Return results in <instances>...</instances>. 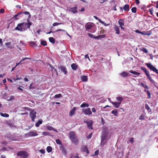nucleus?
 Returning <instances> with one entry per match:
<instances>
[{
	"instance_id": "obj_1",
	"label": "nucleus",
	"mask_w": 158,
	"mask_h": 158,
	"mask_svg": "<svg viewBox=\"0 0 158 158\" xmlns=\"http://www.w3.org/2000/svg\"><path fill=\"white\" fill-rule=\"evenodd\" d=\"M26 15L27 16V23H25V26H26L27 28L29 29L32 23L29 21V19L31 17V15L29 12L25 11L24 12H20L18 13L17 14L15 15L13 18H15V19L17 20L20 17H23L24 16Z\"/></svg>"
},
{
	"instance_id": "obj_2",
	"label": "nucleus",
	"mask_w": 158,
	"mask_h": 158,
	"mask_svg": "<svg viewBox=\"0 0 158 158\" xmlns=\"http://www.w3.org/2000/svg\"><path fill=\"white\" fill-rule=\"evenodd\" d=\"M69 139L72 142L75 144L77 145L79 143V140L77 137L76 136L75 132L72 131L69 133Z\"/></svg>"
},
{
	"instance_id": "obj_3",
	"label": "nucleus",
	"mask_w": 158,
	"mask_h": 158,
	"mask_svg": "<svg viewBox=\"0 0 158 158\" xmlns=\"http://www.w3.org/2000/svg\"><path fill=\"white\" fill-rule=\"evenodd\" d=\"M17 155L18 156H19V158H27L28 156V153L24 151L18 152Z\"/></svg>"
},
{
	"instance_id": "obj_4",
	"label": "nucleus",
	"mask_w": 158,
	"mask_h": 158,
	"mask_svg": "<svg viewBox=\"0 0 158 158\" xmlns=\"http://www.w3.org/2000/svg\"><path fill=\"white\" fill-rule=\"evenodd\" d=\"M145 64L150 70L158 74V70L154 67L150 63H146Z\"/></svg>"
},
{
	"instance_id": "obj_5",
	"label": "nucleus",
	"mask_w": 158,
	"mask_h": 158,
	"mask_svg": "<svg viewBox=\"0 0 158 158\" xmlns=\"http://www.w3.org/2000/svg\"><path fill=\"white\" fill-rule=\"evenodd\" d=\"M36 112L34 111H32L29 114V116L31 118V120L33 122H35V119L36 118Z\"/></svg>"
},
{
	"instance_id": "obj_6",
	"label": "nucleus",
	"mask_w": 158,
	"mask_h": 158,
	"mask_svg": "<svg viewBox=\"0 0 158 158\" xmlns=\"http://www.w3.org/2000/svg\"><path fill=\"white\" fill-rule=\"evenodd\" d=\"M85 27L86 29L87 30L94 29L95 27L94 24L92 23H87L86 24Z\"/></svg>"
},
{
	"instance_id": "obj_7",
	"label": "nucleus",
	"mask_w": 158,
	"mask_h": 158,
	"mask_svg": "<svg viewBox=\"0 0 158 158\" xmlns=\"http://www.w3.org/2000/svg\"><path fill=\"white\" fill-rule=\"evenodd\" d=\"M24 23H22L18 24L17 25V26L15 28V30L20 31H23V29L22 27L24 25Z\"/></svg>"
},
{
	"instance_id": "obj_8",
	"label": "nucleus",
	"mask_w": 158,
	"mask_h": 158,
	"mask_svg": "<svg viewBox=\"0 0 158 158\" xmlns=\"http://www.w3.org/2000/svg\"><path fill=\"white\" fill-rule=\"evenodd\" d=\"M107 135L108 133L107 132H103L101 137V143H102L105 140L107 139Z\"/></svg>"
},
{
	"instance_id": "obj_9",
	"label": "nucleus",
	"mask_w": 158,
	"mask_h": 158,
	"mask_svg": "<svg viewBox=\"0 0 158 158\" xmlns=\"http://www.w3.org/2000/svg\"><path fill=\"white\" fill-rule=\"evenodd\" d=\"M27 135L28 137L35 136H37L38 134L36 133V131H31L28 133L27 134Z\"/></svg>"
},
{
	"instance_id": "obj_10",
	"label": "nucleus",
	"mask_w": 158,
	"mask_h": 158,
	"mask_svg": "<svg viewBox=\"0 0 158 158\" xmlns=\"http://www.w3.org/2000/svg\"><path fill=\"white\" fill-rule=\"evenodd\" d=\"M83 113L86 115H90L92 114L90 109L88 108L83 111Z\"/></svg>"
},
{
	"instance_id": "obj_11",
	"label": "nucleus",
	"mask_w": 158,
	"mask_h": 158,
	"mask_svg": "<svg viewBox=\"0 0 158 158\" xmlns=\"http://www.w3.org/2000/svg\"><path fill=\"white\" fill-rule=\"evenodd\" d=\"M110 102L111 103H112L114 106L116 108H118L121 104V102H115L110 101Z\"/></svg>"
},
{
	"instance_id": "obj_12",
	"label": "nucleus",
	"mask_w": 158,
	"mask_h": 158,
	"mask_svg": "<svg viewBox=\"0 0 158 158\" xmlns=\"http://www.w3.org/2000/svg\"><path fill=\"white\" fill-rule=\"evenodd\" d=\"M114 29L116 31V34L118 35H119L120 34V31L119 30V27L115 25L114 27Z\"/></svg>"
},
{
	"instance_id": "obj_13",
	"label": "nucleus",
	"mask_w": 158,
	"mask_h": 158,
	"mask_svg": "<svg viewBox=\"0 0 158 158\" xmlns=\"http://www.w3.org/2000/svg\"><path fill=\"white\" fill-rule=\"evenodd\" d=\"M60 69L63 72L64 74H66L67 73V71L66 70V67L63 65L60 66Z\"/></svg>"
},
{
	"instance_id": "obj_14",
	"label": "nucleus",
	"mask_w": 158,
	"mask_h": 158,
	"mask_svg": "<svg viewBox=\"0 0 158 158\" xmlns=\"http://www.w3.org/2000/svg\"><path fill=\"white\" fill-rule=\"evenodd\" d=\"M60 149L61 150L62 152L64 155L67 154V151L66 149L64 148V146L62 145L60 147Z\"/></svg>"
},
{
	"instance_id": "obj_15",
	"label": "nucleus",
	"mask_w": 158,
	"mask_h": 158,
	"mask_svg": "<svg viewBox=\"0 0 158 158\" xmlns=\"http://www.w3.org/2000/svg\"><path fill=\"white\" fill-rule=\"evenodd\" d=\"M69 11L74 14H75L77 12V7H76L70 8H69Z\"/></svg>"
},
{
	"instance_id": "obj_16",
	"label": "nucleus",
	"mask_w": 158,
	"mask_h": 158,
	"mask_svg": "<svg viewBox=\"0 0 158 158\" xmlns=\"http://www.w3.org/2000/svg\"><path fill=\"white\" fill-rule=\"evenodd\" d=\"M76 110V108L74 107L70 111L69 114V116H72L75 114Z\"/></svg>"
},
{
	"instance_id": "obj_17",
	"label": "nucleus",
	"mask_w": 158,
	"mask_h": 158,
	"mask_svg": "<svg viewBox=\"0 0 158 158\" xmlns=\"http://www.w3.org/2000/svg\"><path fill=\"white\" fill-rule=\"evenodd\" d=\"M147 76L148 79L149 80V81L153 84H154L155 83V82L152 79V77L150 76L149 74V73L148 74H147L146 75Z\"/></svg>"
},
{
	"instance_id": "obj_18",
	"label": "nucleus",
	"mask_w": 158,
	"mask_h": 158,
	"mask_svg": "<svg viewBox=\"0 0 158 158\" xmlns=\"http://www.w3.org/2000/svg\"><path fill=\"white\" fill-rule=\"evenodd\" d=\"M82 151L83 152H86L87 154H89V152L86 146H85L83 147L82 149Z\"/></svg>"
},
{
	"instance_id": "obj_19",
	"label": "nucleus",
	"mask_w": 158,
	"mask_h": 158,
	"mask_svg": "<svg viewBox=\"0 0 158 158\" xmlns=\"http://www.w3.org/2000/svg\"><path fill=\"white\" fill-rule=\"evenodd\" d=\"M120 75L121 76L124 77H126L129 76L128 73L125 71L122 72L120 74Z\"/></svg>"
},
{
	"instance_id": "obj_20",
	"label": "nucleus",
	"mask_w": 158,
	"mask_h": 158,
	"mask_svg": "<svg viewBox=\"0 0 158 158\" xmlns=\"http://www.w3.org/2000/svg\"><path fill=\"white\" fill-rule=\"evenodd\" d=\"M123 8L125 11H128L129 10V5L126 4L123 6Z\"/></svg>"
},
{
	"instance_id": "obj_21",
	"label": "nucleus",
	"mask_w": 158,
	"mask_h": 158,
	"mask_svg": "<svg viewBox=\"0 0 158 158\" xmlns=\"http://www.w3.org/2000/svg\"><path fill=\"white\" fill-rule=\"evenodd\" d=\"M140 69L142 70L145 73L146 75H147V74H148L149 73V72L147 71V69L145 68L141 67Z\"/></svg>"
},
{
	"instance_id": "obj_22",
	"label": "nucleus",
	"mask_w": 158,
	"mask_h": 158,
	"mask_svg": "<svg viewBox=\"0 0 158 158\" xmlns=\"http://www.w3.org/2000/svg\"><path fill=\"white\" fill-rule=\"evenodd\" d=\"M81 79L82 81L86 82L87 81L88 77L86 76H83L81 77Z\"/></svg>"
},
{
	"instance_id": "obj_23",
	"label": "nucleus",
	"mask_w": 158,
	"mask_h": 158,
	"mask_svg": "<svg viewBox=\"0 0 158 158\" xmlns=\"http://www.w3.org/2000/svg\"><path fill=\"white\" fill-rule=\"evenodd\" d=\"M72 69L74 70H76L77 69V65L74 63L73 64L71 65Z\"/></svg>"
},
{
	"instance_id": "obj_24",
	"label": "nucleus",
	"mask_w": 158,
	"mask_h": 158,
	"mask_svg": "<svg viewBox=\"0 0 158 158\" xmlns=\"http://www.w3.org/2000/svg\"><path fill=\"white\" fill-rule=\"evenodd\" d=\"M89 106V105L88 104L86 103L85 102H84L83 103L81 106L80 107L81 108H83L85 107H88Z\"/></svg>"
},
{
	"instance_id": "obj_25",
	"label": "nucleus",
	"mask_w": 158,
	"mask_h": 158,
	"mask_svg": "<svg viewBox=\"0 0 158 158\" xmlns=\"http://www.w3.org/2000/svg\"><path fill=\"white\" fill-rule=\"evenodd\" d=\"M118 24L119 25V26H124V21L122 19H120L118 21Z\"/></svg>"
},
{
	"instance_id": "obj_26",
	"label": "nucleus",
	"mask_w": 158,
	"mask_h": 158,
	"mask_svg": "<svg viewBox=\"0 0 158 158\" xmlns=\"http://www.w3.org/2000/svg\"><path fill=\"white\" fill-rule=\"evenodd\" d=\"M111 113L113 114L115 116H118V112L117 110H115L111 111Z\"/></svg>"
},
{
	"instance_id": "obj_27",
	"label": "nucleus",
	"mask_w": 158,
	"mask_h": 158,
	"mask_svg": "<svg viewBox=\"0 0 158 158\" xmlns=\"http://www.w3.org/2000/svg\"><path fill=\"white\" fill-rule=\"evenodd\" d=\"M0 115L3 117H9V115L6 113H3L2 112L0 113Z\"/></svg>"
},
{
	"instance_id": "obj_28",
	"label": "nucleus",
	"mask_w": 158,
	"mask_h": 158,
	"mask_svg": "<svg viewBox=\"0 0 158 158\" xmlns=\"http://www.w3.org/2000/svg\"><path fill=\"white\" fill-rule=\"evenodd\" d=\"M46 127L47 128V129L49 131L55 130L54 129L52 126H51L49 125L46 126Z\"/></svg>"
},
{
	"instance_id": "obj_29",
	"label": "nucleus",
	"mask_w": 158,
	"mask_h": 158,
	"mask_svg": "<svg viewBox=\"0 0 158 158\" xmlns=\"http://www.w3.org/2000/svg\"><path fill=\"white\" fill-rule=\"evenodd\" d=\"M42 123V120H39V121L38 122H36V123H35V126L37 127H38Z\"/></svg>"
},
{
	"instance_id": "obj_30",
	"label": "nucleus",
	"mask_w": 158,
	"mask_h": 158,
	"mask_svg": "<svg viewBox=\"0 0 158 158\" xmlns=\"http://www.w3.org/2000/svg\"><path fill=\"white\" fill-rule=\"evenodd\" d=\"M145 106L146 109L148 111H149V110H150V111H148L149 112L151 111V110H150V107L147 104H145Z\"/></svg>"
},
{
	"instance_id": "obj_31",
	"label": "nucleus",
	"mask_w": 158,
	"mask_h": 158,
	"mask_svg": "<svg viewBox=\"0 0 158 158\" xmlns=\"http://www.w3.org/2000/svg\"><path fill=\"white\" fill-rule=\"evenodd\" d=\"M47 151L48 153L51 152L52 151V147L48 146L47 148Z\"/></svg>"
},
{
	"instance_id": "obj_32",
	"label": "nucleus",
	"mask_w": 158,
	"mask_h": 158,
	"mask_svg": "<svg viewBox=\"0 0 158 158\" xmlns=\"http://www.w3.org/2000/svg\"><path fill=\"white\" fill-rule=\"evenodd\" d=\"M49 41L51 43L54 44L55 42V39L53 37H51L49 38Z\"/></svg>"
},
{
	"instance_id": "obj_33",
	"label": "nucleus",
	"mask_w": 158,
	"mask_h": 158,
	"mask_svg": "<svg viewBox=\"0 0 158 158\" xmlns=\"http://www.w3.org/2000/svg\"><path fill=\"white\" fill-rule=\"evenodd\" d=\"M129 72L132 74H133L136 75H139L140 74V73H138L136 71H134L132 70L130 71Z\"/></svg>"
},
{
	"instance_id": "obj_34",
	"label": "nucleus",
	"mask_w": 158,
	"mask_h": 158,
	"mask_svg": "<svg viewBox=\"0 0 158 158\" xmlns=\"http://www.w3.org/2000/svg\"><path fill=\"white\" fill-rule=\"evenodd\" d=\"M116 99L118 101L121 102L123 100V98L122 97H117Z\"/></svg>"
},
{
	"instance_id": "obj_35",
	"label": "nucleus",
	"mask_w": 158,
	"mask_h": 158,
	"mask_svg": "<svg viewBox=\"0 0 158 158\" xmlns=\"http://www.w3.org/2000/svg\"><path fill=\"white\" fill-rule=\"evenodd\" d=\"M41 44L44 46H46L47 45V42L46 41L42 40L41 42Z\"/></svg>"
},
{
	"instance_id": "obj_36",
	"label": "nucleus",
	"mask_w": 158,
	"mask_h": 158,
	"mask_svg": "<svg viewBox=\"0 0 158 158\" xmlns=\"http://www.w3.org/2000/svg\"><path fill=\"white\" fill-rule=\"evenodd\" d=\"M62 97V95L61 94H56L54 96V98H60L61 97Z\"/></svg>"
},
{
	"instance_id": "obj_37",
	"label": "nucleus",
	"mask_w": 158,
	"mask_h": 158,
	"mask_svg": "<svg viewBox=\"0 0 158 158\" xmlns=\"http://www.w3.org/2000/svg\"><path fill=\"white\" fill-rule=\"evenodd\" d=\"M131 10L132 12L135 13L137 11V8L135 7H133L131 8Z\"/></svg>"
},
{
	"instance_id": "obj_38",
	"label": "nucleus",
	"mask_w": 158,
	"mask_h": 158,
	"mask_svg": "<svg viewBox=\"0 0 158 158\" xmlns=\"http://www.w3.org/2000/svg\"><path fill=\"white\" fill-rule=\"evenodd\" d=\"M63 24L62 23H59L57 22H55L54 23L52 24V26L53 27L56 26H57L58 25H60V24Z\"/></svg>"
},
{
	"instance_id": "obj_39",
	"label": "nucleus",
	"mask_w": 158,
	"mask_h": 158,
	"mask_svg": "<svg viewBox=\"0 0 158 158\" xmlns=\"http://www.w3.org/2000/svg\"><path fill=\"white\" fill-rule=\"evenodd\" d=\"M86 123L87 124V126H89V125H92L93 123V121L92 120H90L88 122H86Z\"/></svg>"
},
{
	"instance_id": "obj_40",
	"label": "nucleus",
	"mask_w": 158,
	"mask_h": 158,
	"mask_svg": "<svg viewBox=\"0 0 158 158\" xmlns=\"http://www.w3.org/2000/svg\"><path fill=\"white\" fill-rule=\"evenodd\" d=\"M56 142L57 144H61H61V142L60 139H56Z\"/></svg>"
},
{
	"instance_id": "obj_41",
	"label": "nucleus",
	"mask_w": 158,
	"mask_h": 158,
	"mask_svg": "<svg viewBox=\"0 0 158 158\" xmlns=\"http://www.w3.org/2000/svg\"><path fill=\"white\" fill-rule=\"evenodd\" d=\"M144 91L145 92H147V93L148 94V98H150L151 97V93L150 92L148 91V90H147V91H146V90H144Z\"/></svg>"
},
{
	"instance_id": "obj_42",
	"label": "nucleus",
	"mask_w": 158,
	"mask_h": 158,
	"mask_svg": "<svg viewBox=\"0 0 158 158\" xmlns=\"http://www.w3.org/2000/svg\"><path fill=\"white\" fill-rule=\"evenodd\" d=\"M5 45L7 46L8 48H11V43L10 42H7L5 43Z\"/></svg>"
},
{
	"instance_id": "obj_43",
	"label": "nucleus",
	"mask_w": 158,
	"mask_h": 158,
	"mask_svg": "<svg viewBox=\"0 0 158 158\" xmlns=\"http://www.w3.org/2000/svg\"><path fill=\"white\" fill-rule=\"evenodd\" d=\"M140 84L144 88L148 89V87L147 85H144L142 83H141Z\"/></svg>"
},
{
	"instance_id": "obj_44",
	"label": "nucleus",
	"mask_w": 158,
	"mask_h": 158,
	"mask_svg": "<svg viewBox=\"0 0 158 158\" xmlns=\"http://www.w3.org/2000/svg\"><path fill=\"white\" fill-rule=\"evenodd\" d=\"M42 134L44 135H49V133L44 131L42 133Z\"/></svg>"
},
{
	"instance_id": "obj_45",
	"label": "nucleus",
	"mask_w": 158,
	"mask_h": 158,
	"mask_svg": "<svg viewBox=\"0 0 158 158\" xmlns=\"http://www.w3.org/2000/svg\"><path fill=\"white\" fill-rule=\"evenodd\" d=\"M153 11V8H150L149 9V11L150 13V14L151 15H153V12L152 11Z\"/></svg>"
},
{
	"instance_id": "obj_46",
	"label": "nucleus",
	"mask_w": 158,
	"mask_h": 158,
	"mask_svg": "<svg viewBox=\"0 0 158 158\" xmlns=\"http://www.w3.org/2000/svg\"><path fill=\"white\" fill-rule=\"evenodd\" d=\"M101 23L104 25L105 26H109L110 24H106L104 22L102 21V20L100 22Z\"/></svg>"
},
{
	"instance_id": "obj_47",
	"label": "nucleus",
	"mask_w": 158,
	"mask_h": 158,
	"mask_svg": "<svg viewBox=\"0 0 158 158\" xmlns=\"http://www.w3.org/2000/svg\"><path fill=\"white\" fill-rule=\"evenodd\" d=\"M142 51L143 52H144L146 53H147L148 52L147 49L146 48H143V49H142Z\"/></svg>"
},
{
	"instance_id": "obj_48",
	"label": "nucleus",
	"mask_w": 158,
	"mask_h": 158,
	"mask_svg": "<svg viewBox=\"0 0 158 158\" xmlns=\"http://www.w3.org/2000/svg\"><path fill=\"white\" fill-rule=\"evenodd\" d=\"M30 45L31 46H36V44L35 43V42L34 41H32L31 42H30Z\"/></svg>"
},
{
	"instance_id": "obj_49",
	"label": "nucleus",
	"mask_w": 158,
	"mask_h": 158,
	"mask_svg": "<svg viewBox=\"0 0 158 158\" xmlns=\"http://www.w3.org/2000/svg\"><path fill=\"white\" fill-rule=\"evenodd\" d=\"M88 35L90 37L94 39L95 36L93 34L88 33Z\"/></svg>"
},
{
	"instance_id": "obj_50",
	"label": "nucleus",
	"mask_w": 158,
	"mask_h": 158,
	"mask_svg": "<svg viewBox=\"0 0 158 158\" xmlns=\"http://www.w3.org/2000/svg\"><path fill=\"white\" fill-rule=\"evenodd\" d=\"M94 17L96 20H97L100 23V22H101V21H102V20L100 19L98 17H97L95 16H94Z\"/></svg>"
},
{
	"instance_id": "obj_51",
	"label": "nucleus",
	"mask_w": 158,
	"mask_h": 158,
	"mask_svg": "<svg viewBox=\"0 0 158 158\" xmlns=\"http://www.w3.org/2000/svg\"><path fill=\"white\" fill-rule=\"evenodd\" d=\"M31 58H28V57H25V58H23V59H22L21 60H20V61L21 62H22L23 60H26V59H30Z\"/></svg>"
},
{
	"instance_id": "obj_52",
	"label": "nucleus",
	"mask_w": 158,
	"mask_h": 158,
	"mask_svg": "<svg viewBox=\"0 0 158 158\" xmlns=\"http://www.w3.org/2000/svg\"><path fill=\"white\" fill-rule=\"evenodd\" d=\"M139 119L140 120H142L144 119V116L141 115L139 118Z\"/></svg>"
},
{
	"instance_id": "obj_53",
	"label": "nucleus",
	"mask_w": 158,
	"mask_h": 158,
	"mask_svg": "<svg viewBox=\"0 0 158 158\" xmlns=\"http://www.w3.org/2000/svg\"><path fill=\"white\" fill-rule=\"evenodd\" d=\"M92 135L93 134L92 133L89 134L87 136V138H88V139H90Z\"/></svg>"
},
{
	"instance_id": "obj_54",
	"label": "nucleus",
	"mask_w": 158,
	"mask_h": 158,
	"mask_svg": "<svg viewBox=\"0 0 158 158\" xmlns=\"http://www.w3.org/2000/svg\"><path fill=\"white\" fill-rule=\"evenodd\" d=\"M15 99V97L13 96H11L10 97V98L8 100V101H11L12 100H14Z\"/></svg>"
},
{
	"instance_id": "obj_55",
	"label": "nucleus",
	"mask_w": 158,
	"mask_h": 158,
	"mask_svg": "<svg viewBox=\"0 0 158 158\" xmlns=\"http://www.w3.org/2000/svg\"><path fill=\"white\" fill-rule=\"evenodd\" d=\"M87 127L89 129L92 130L93 129L92 125H89L87 126Z\"/></svg>"
},
{
	"instance_id": "obj_56",
	"label": "nucleus",
	"mask_w": 158,
	"mask_h": 158,
	"mask_svg": "<svg viewBox=\"0 0 158 158\" xmlns=\"http://www.w3.org/2000/svg\"><path fill=\"white\" fill-rule=\"evenodd\" d=\"M129 141L131 143H133L134 142V138H131L129 140Z\"/></svg>"
},
{
	"instance_id": "obj_57",
	"label": "nucleus",
	"mask_w": 158,
	"mask_h": 158,
	"mask_svg": "<svg viewBox=\"0 0 158 158\" xmlns=\"http://www.w3.org/2000/svg\"><path fill=\"white\" fill-rule=\"evenodd\" d=\"M5 10L3 9H1L0 10V13L1 14L3 13L4 12Z\"/></svg>"
},
{
	"instance_id": "obj_58",
	"label": "nucleus",
	"mask_w": 158,
	"mask_h": 158,
	"mask_svg": "<svg viewBox=\"0 0 158 158\" xmlns=\"http://www.w3.org/2000/svg\"><path fill=\"white\" fill-rule=\"evenodd\" d=\"M99 153V150H97L94 152V155H98Z\"/></svg>"
},
{
	"instance_id": "obj_59",
	"label": "nucleus",
	"mask_w": 158,
	"mask_h": 158,
	"mask_svg": "<svg viewBox=\"0 0 158 158\" xmlns=\"http://www.w3.org/2000/svg\"><path fill=\"white\" fill-rule=\"evenodd\" d=\"M40 152L41 153L43 154H44L45 152L44 150L43 149H41L40 150Z\"/></svg>"
},
{
	"instance_id": "obj_60",
	"label": "nucleus",
	"mask_w": 158,
	"mask_h": 158,
	"mask_svg": "<svg viewBox=\"0 0 158 158\" xmlns=\"http://www.w3.org/2000/svg\"><path fill=\"white\" fill-rule=\"evenodd\" d=\"M85 59H86V58H88V60L90 61V59L89 57V56H88V54H86L85 56Z\"/></svg>"
},
{
	"instance_id": "obj_61",
	"label": "nucleus",
	"mask_w": 158,
	"mask_h": 158,
	"mask_svg": "<svg viewBox=\"0 0 158 158\" xmlns=\"http://www.w3.org/2000/svg\"><path fill=\"white\" fill-rule=\"evenodd\" d=\"M92 111L94 113H95L96 111V109L94 107L92 108Z\"/></svg>"
},
{
	"instance_id": "obj_62",
	"label": "nucleus",
	"mask_w": 158,
	"mask_h": 158,
	"mask_svg": "<svg viewBox=\"0 0 158 158\" xmlns=\"http://www.w3.org/2000/svg\"><path fill=\"white\" fill-rule=\"evenodd\" d=\"M105 32V31L104 29H102L100 31V34L104 33Z\"/></svg>"
},
{
	"instance_id": "obj_63",
	"label": "nucleus",
	"mask_w": 158,
	"mask_h": 158,
	"mask_svg": "<svg viewBox=\"0 0 158 158\" xmlns=\"http://www.w3.org/2000/svg\"><path fill=\"white\" fill-rule=\"evenodd\" d=\"M32 84H31L29 86V89H34V88L32 86Z\"/></svg>"
},
{
	"instance_id": "obj_64",
	"label": "nucleus",
	"mask_w": 158,
	"mask_h": 158,
	"mask_svg": "<svg viewBox=\"0 0 158 158\" xmlns=\"http://www.w3.org/2000/svg\"><path fill=\"white\" fill-rule=\"evenodd\" d=\"M154 3L155 4H156V7L157 8H158V1L155 2Z\"/></svg>"
}]
</instances>
